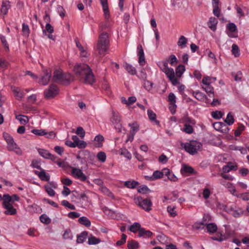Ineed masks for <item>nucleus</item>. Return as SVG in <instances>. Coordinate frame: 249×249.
<instances>
[{"mask_svg":"<svg viewBox=\"0 0 249 249\" xmlns=\"http://www.w3.org/2000/svg\"><path fill=\"white\" fill-rule=\"evenodd\" d=\"M72 80V76L69 73H63L61 71L56 70L53 72L52 82L58 83L63 85H68Z\"/></svg>","mask_w":249,"mask_h":249,"instance_id":"obj_1","label":"nucleus"},{"mask_svg":"<svg viewBox=\"0 0 249 249\" xmlns=\"http://www.w3.org/2000/svg\"><path fill=\"white\" fill-rule=\"evenodd\" d=\"M109 45L108 35L107 32H103L99 36L97 44V49L100 54L105 55Z\"/></svg>","mask_w":249,"mask_h":249,"instance_id":"obj_2","label":"nucleus"},{"mask_svg":"<svg viewBox=\"0 0 249 249\" xmlns=\"http://www.w3.org/2000/svg\"><path fill=\"white\" fill-rule=\"evenodd\" d=\"M158 66L161 70L165 73L169 81L174 86H176L179 83L178 79L175 77L173 69L168 68L166 62H159Z\"/></svg>","mask_w":249,"mask_h":249,"instance_id":"obj_3","label":"nucleus"},{"mask_svg":"<svg viewBox=\"0 0 249 249\" xmlns=\"http://www.w3.org/2000/svg\"><path fill=\"white\" fill-rule=\"evenodd\" d=\"M90 68L84 63L76 64L73 68V71L78 77L84 78V75L89 71Z\"/></svg>","mask_w":249,"mask_h":249,"instance_id":"obj_4","label":"nucleus"},{"mask_svg":"<svg viewBox=\"0 0 249 249\" xmlns=\"http://www.w3.org/2000/svg\"><path fill=\"white\" fill-rule=\"evenodd\" d=\"M135 203L139 207L147 212H149L151 210V207L152 203L150 199L148 198H143L142 196H138L134 199Z\"/></svg>","mask_w":249,"mask_h":249,"instance_id":"obj_5","label":"nucleus"},{"mask_svg":"<svg viewBox=\"0 0 249 249\" xmlns=\"http://www.w3.org/2000/svg\"><path fill=\"white\" fill-rule=\"evenodd\" d=\"M59 89L56 85L51 84L49 88L44 91V98L47 99L53 98L58 94Z\"/></svg>","mask_w":249,"mask_h":249,"instance_id":"obj_6","label":"nucleus"},{"mask_svg":"<svg viewBox=\"0 0 249 249\" xmlns=\"http://www.w3.org/2000/svg\"><path fill=\"white\" fill-rule=\"evenodd\" d=\"M8 197L6 200V201H3L2 202V206L6 210L4 212V213L6 215H14L16 214L17 213V210L16 208H14L13 206V204L10 203V200H11L10 198L8 199Z\"/></svg>","mask_w":249,"mask_h":249,"instance_id":"obj_7","label":"nucleus"},{"mask_svg":"<svg viewBox=\"0 0 249 249\" xmlns=\"http://www.w3.org/2000/svg\"><path fill=\"white\" fill-rule=\"evenodd\" d=\"M47 18H48V19L46 20L47 23L46 25L45 29L43 30V33L44 34L46 35V32H48L50 34L48 35V38L53 40H55V36L51 35V34L53 32L54 30L53 27L49 23L51 21V19L49 14H46L44 18V20H46Z\"/></svg>","mask_w":249,"mask_h":249,"instance_id":"obj_8","label":"nucleus"},{"mask_svg":"<svg viewBox=\"0 0 249 249\" xmlns=\"http://www.w3.org/2000/svg\"><path fill=\"white\" fill-rule=\"evenodd\" d=\"M112 124L114 125L115 128L118 132H121L122 124H120L121 117L118 113L112 111V116L110 119Z\"/></svg>","mask_w":249,"mask_h":249,"instance_id":"obj_9","label":"nucleus"},{"mask_svg":"<svg viewBox=\"0 0 249 249\" xmlns=\"http://www.w3.org/2000/svg\"><path fill=\"white\" fill-rule=\"evenodd\" d=\"M181 145L183 147L186 152L191 155H195L197 153L196 145L195 144L194 141L190 143H186L184 144L181 143Z\"/></svg>","mask_w":249,"mask_h":249,"instance_id":"obj_10","label":"nucleus"},{"mask_svg":"<svg viewBox=\"0 0 249 249\" xmlns=\"http://www.w3.org/2000/svg\"><path fill=\"white\" fill-rule=\"evenodd\" d=\"M7 148L8 150L14 151L18 155H22V150L18 146L16 143L14 142V139L12 140V141L7 142Z\"/></svg>","mask_w":249,"mask_h":249,"instance_id":"obj_11","label":"nucleus"},{"mask_svg":"<svg viewBox=\"0 0 249 249\" xmlns=\"http://www.w3.org/2000/svg\"><path fill=\"white\" fill-rule=\"evenodd\" d=\"M84 82L90 85H92L95 82L94 75L93 73L92 70L90 69L89 71L84 75Z\"/></svg>","mask_w":249,"mask_h":249,"instance_id":"obj_12","label":"nucleus"},{"mask_svg":"<svg viewBox=\"0 0 249 249\" xmlns=\"http://www.w3.org/2000/svg\"><path fill=\"white\" fill-rule=\"evenodd\" d=\"M215 129L221 131L223 133H227L229 130L226 125L222 122H216L213 124Z\"/></svg>","mask_w":249,"mask_h":249,"instance_id":"obj_13","label":"nucleus"},{"mask_svg":"<svg viewBox=\"0 0 249 249\" xmlns=\"http://www.w3.org/2000/svg\"><path fill=\"white\" fill-rule=\"evenodd\" d=\"M181 174L183 175L185 173H187L190 175H196L197 174V172L196 171L193 167L186 164H184L180 170Z\"/></svg>","mask_w":249,"mask_h":249,"instance_id":"obj_14","label":"nucleus"},{"mask_svg":"<svg viewBox=\"0 0 249 249\" xmlns=\"http://www.w3.org/2000/svg\"><path fill=\"white\" fill-rule=\"evenodd\" d=\"M137 48L139 50V63L140 65L143 66L145 64V61L142 47L141 45H139Z\"/></svg>","mask_w":249,"mask_h":249,"instance_id":"obj_15","label":"nucleus"},{"mask_svg":"<svg viewBox=\"0 0 249 249\" xmlns=\"http://www.w3.org/2000/svg\"><path fill=\"white\" fill-rule=\"evenodd\" d=\"M52 76L51 71H47L44 75L42 76L41 79L39 81V83L42 85H46L49 82Z\"/></svg>","mask_w":249,"mask_h":249,"instance_id":"obj_16","label":"nucleus"},{"mask_svg":"<svg viewBox=\"0 0 249 249\" xmlns=\"http://www.w3.org/2000/svg\"><path fill=\"white\" fill-rule=\"evenodd\" d=\"M34 173L36 175H37L39 178L42 181H48L50 179V176L47 174L43 169L41 170L40 172L35 170Z\"/></svg>","mask_w":249,"mask_h":249,"instance_id":"obj_17","label":"nucleus"},{"mask_svg":"<svg viewBox=\"0 0 249 249\" xmlns=\"http://www.w3.org/2000/svg\"><path fill=\"white\" fill-rule=\"evenodd\" d=\"M101 3L103 7V10L104 13L105 17L106 19L109 18V11L107 0H100Z\"/></svg>","mask_w":249,"mask_h":249,"instance_id":"obj_18","label":"nucleus"},{"mask_svg":"<svg viewBox=\"0 0 249 249\" xmlns=\"http://www.w3.org/2000/svg\"><path fill=\"white\" fill-rule=\"evenodd\" d=\"M227 28L229 30V32H227V34L229 36L231 37H235L232 34V33L235 32L237 30V28L235 24L233 23H230L227 25Z\"/></svg>","mask_w":249,"mask_h":249,"instance_id":"obj_19","label":"nucleus"},{"mask_svg":"<svg viewBox=\"0 0 249 249\" xmlns=\"http://www.w3.org/2000/svg\"><path fill=\"white\" fill-rule=\"evenodd\" d=\"M10 2L7 0H3L2 2L0 12L3 15H6L8 13V10L10 8L11 5Z\"/></svg>","mask_w":249,"mask_h":249,"instance_id":"obj_20","label":"nucleus"},{"mask_svg":"<svg viewBox=\"0 0 249 249\" xmlns=\"http://www.w3.org/2000/svg\"><path fill=\"white\" fill-rule=\"evenodd\" d=\"M218 23L217 19L214 17H211L208 22V27L213 31L216 29V25Z\"/></svg>","mask_w":249,"mask_h":249,"instance_id":"obj_21","label":"nucleus"},{"mask_svg":"<svg viewBox=\"0 0 249 249\" xmlns=\"http://www.w3.org/2000/svg\"><path fill=\"white\" fill-rule=\"evenodd\" d=\"M8 197H9V198H8V199H9L10 197V198L11 199V200L9 201L10 203L13 204H14L15 201H19L20 200L19 197L18 196V195L16 194H14L12 196H10L9 194H4L3 196V201H6V200L7 199L6 198Z\"/></svg>","mask_w":249,"mask_h":249,"instance_id":"obj_22","label":"nucleus"},{"mask_svg":"<svg viewBox=\"0 0 249 249\" xmlns=\"http://www.w3.org/2000/svg\"><path fill=\"white\" fill-rule=\"evenodd\" d=\"M88 235V232L87 231H84L80 234L77 235L76 240L77 243H83L86 241Z\"/></svg>","mask_w":249,"mask_h":249,"instance_id":"obj_23","label":"nucleus"},{"mask_svg":"<svg viewBox=\"0 0 249 249\" xmlns=\"http://www.w3.org/2000/svg\"><path fill=\"white\" fill-rule=\"evenodd\" d=\"M185 71V67L183 65L180 64L179 65L175 70L176 74L177 76V78H180L184 71Z\"/></svg>","mask_w":249,"mask_h":249,"instance_id":"obj_24","label":"nucleus"},{"mask_svg":"<svg viewBox=\"0 0 249 249\" xmlns=\"http://www.w3.org/2000/svg\"><path fill=\"white\" fill-rule=\"evenodd\" d=\"M128 125L130 127V133L135 134L139 130L140 126L136 121L132 124H129Z\"/></svg>","mask_w":249,"mask_h":249,"instance_id":"obj_25","label":"nucleus"},{"mask_svg":"<svg viewBox=\"0 0 249 249\" xmlns=\"http://www.w3.org/2000/svg\"><path fill=\"white\" fill-rule=\"evenodd\" d=\"M124 67L130 74L134 75L136 73V69L127 62L124 63Z\"/></svg>","mask_w":249,"mask_h":249,"instance_id":"obj_26","label":"nucleus"},{"mask_svg":"<svg viewBox=\"0 0 249 249\" xmlns=\"http://www.w3.org/2000/svg\"><path fill=\"white\" fill-rule=\"evenodd\" d=\"M142 229V228H141V224L139 223L135 222L129 227L128 230L133 233H136L137 231H139V233L140 229Z\"/></svg>","mask_w":249,"mask_h":249,"instance_id":"obj_27","label":"nucleus"},{"mask_svg":"<svg viewBox=\"0 0 249 249\" xmlns=\"http://www.w3.org/2000/svg\"><path fill=\"white\" fill-rule=\"evenodd\" d=\"M78 222L81 225H84L87 227H89L91 225L90 220L86 216H82L78 219Z\"/></svg>","mask_w":249,"mask_h":249,"instance_id":"obj_28","label":"nucleus"},{"mask_svg":"<svg viewBox=\"0 0 249 249\" xmlns=\"http://www.w3.org/2000/svg\"><path fill=\"white\" fill-rule=\"evenodd\" d=\"M193 94L198 100L203 101L204 99H207V97L206 95L200 91H193Z\"/></svg>","mask_w":249,"mask_h":249,"instance_id":"obj_29","label":"nucleus"},{"mask_svg":"<svg viewBox=\"0 0 249 249\" xmlns=\"http://www.w3.org/2000/svg\"><path fill=\"white\" fill-rule=\"evenodd\" d=\"M127 247L128 249H136L139 248L140 245L137 241L131 240L127 242Z\"/></svg>","mask_w":249,"mask_h":249,"instance_id":"obj_30","label":"nucleus"},{"mask_svg":"<svg viewBox=\"0 0 249 249\" xmlns=\"http://www.w3.org/2000/svg\"><path fill=\"white\" fill-rule=\"evenodd\" d=\"M82 171L79 168H72L71 174L74 178L78 179L80 176L82 175Z\"/></svg>","mask_w":249,"mask_h":249,"instance_id":"obj_31","label":"nucleus"},{"mask_svg":"<svg viewBox=\"0 0 249 249\" xmlns=\"http://www.w3.org/2000/svg\"><path fill=\"white\" fill-rule=\"evenodd\" d=\"M206 228L209 232L213 233L216 232L217 230L216 225L213 223L206 224Z\"/></svg>","mask_w":249,"mask_h":249,"instance_id":"obj_32","label":"nucleus"},{"mask_svg":"<svg viewBox=\"0 0 249 249\" xmlns=\"http://www.w3.org/2000/svg\"><path fill=\"white\" fill-rule=\"evenodd\" d=\"M139 184V182L135 181H126L124 182V186L128 188L134 189L136 187L137 185Z\"/></svg>","mask_w":249,"mask_h":249,"instance_id":"obj_33","label":"nucleus"},{"mask_svg":"<svg viewBox=\"0 0 249 249\" xmlns=\"http://www.w3.org/2000/svg\"><path fill=\"white\" fill-rule=\"evenodd\" d=\"M16 119L18 120L21 124H25L28 122L27 116L23 115H16Z\"/></svg>","mask_w":249,"mask_h":249,"instance_id":"obj_34","label":"nucleus"},{"mask_svg":"<svg viewBox=\"0 0 249 249\" xmlns=\"http://www.w3.org/2000/svg\"><path fill=\"white\" fill-rule=\"evenodd\" d=\"M101 242V239L98 238H96L93 236L92 234L89 238L88 244L89 245H96L99 243Z\"/></svg>","mask_w":249,"mask_h":249,"instance_id":"obj_35","label":"nucleus"},{"mask_svg":"<svg viewBox=\"0 0 249 249\" xmlns=\"http://www.w3.org/2000/svg\"><path fill=\"white\" fill-rule=\"evenodd\" d=\"M153 234V233L150 231L145 230L144 228L140 229V232L139 233V236L142 237L143 236H146L147 237H151Z\"/></svg>","mask_w":249,"mask_h":249,"instance_id":"obj_36","label":"nucleus"},{"mask_svg":"<svg viewBox=\"0 0 249 249\" xmlns=\"http://www.w3.org/2000/svg\"><path fill=\"white\" fill-rule=\"evenodd\" d=\"M224 122L228 125H231L234 123V119L233 116L232 115L231 112H229L228 114L227 118L225 120Z\"/></svg>","mask_w":249,"mask_h":249,"instance_id":"obj_37","label":"nucleus"},{"mask_svg":"<svg viewBox=\"0 0 249 249\" xmlns=\"http://www.w3.org/2000/svg\"><path fill=\"white\" fill-rule=\"evenodd\" d=\"M187 43V38L183 36H181L179 38L178 41V45L179 46H180L181 48H183L186 46Z\"/></svg>","mask_w":249,"mask_h":249,"instance_id":"obj_38","label":"nucleus"},{"mask_svg":"<svg viewBox=\"0 0 249 249\" xmlns=\"http://www.w3.org/2000/svg\"><path fill=\"white\" fill-rule=\"evenodd\" d=\"M245 129V126L241 124H239L237 128L234 131V136L235 137H239Z\"/></svg>","mask_w":249,"mask_h":249,"instance_id":"obj_39","label":"nucleus"},{"mask_svg":"<svg viewBox=\"0 0 249 249\" xmlns=\"http://www.w3.org/2000/svg\"><path fill=\"white\" fill-rule=\"evenodd\" d=\"M76 47L79 49L80 51L81 55L83 57H86L87 52L84 50L83 47L80 44L79 41L75 40Z\"/></svg>","mask_w":249,"mask_h":249,"instance_id":"obj_40","label":"nucleus"},{"mask_svg":"<svg viewBox=\"0 0 249 249\" xmlns=\"http://www.w3.org/2000/svg\"><path fill=\"white\" fill-rule=\"evenodd\" d=\"M183 131L187 134H191L194 132V129L191 125L185 123L184 124Z\"/></svg>","mask_w":249,"mask_h":249,"instance_id":"obj_41","label":"nucleus"},{"mask_svg":"<svg viewBox=\"0 0 249 249\" xmlns=\"http://www.w3.org/2000/svg\"><path fill=\"white\" fill-rule=\"evenodd\" d=\"M232 54L235 57H237L240 55V51L238 46L235 44H233L232 45V50H231Z\"/></svg>","mask_w":249,"mask_h":249,"instance_id":"obj_42","label":"nucleus"},{"mask_svg":"<svg viewBox=\"0 0 249 249\" xmlns=\"http://www.w3.org/2000/svg\"><path fill=\"white\" fill-rule=\"evenodd\" d=\"M138 192L143 194H147L151 192V190L146 185H141L139 187Z\"/></svg>","mask_w":249,"mask_h":249,"instance_id":"obj_43","label":"nucleus"},{"mask_svg":"<svg viewBox=\"0 0 249 249\" xmlns=\"http://www.w3.org/2000/svg\"><path fill=\"white\" fill-rule=\"evenodd\" d=\"M163 62H166L167 66H168V63L169 62L170 63V64L171 65L174 66L175 63H177L178 62V60H177V59L175 55L171 54L169 57V58L168 60H166L165 61H163Z\"/></svg>","mask_w":249,"mask_h":249,"instance_id":"obj_44","label":"nucleus"},{"mask_svg":"<svg viewBox=\"0 0 249 249\" xmlns=\"http://www.w3.org/2000/svg\"><path fill=\"white\" fill-rule=\"evenodd\" d=\"M40 221L45 224H49L51 222V219L45 214H43L39 217Z\"/></svg>","mask_w":249,"mask_h":249,"instance_id":"obj_45","label":"nucleus"},{"mask_svg":"<svg viewBox=\"0 0 249 249\" xmlns=\"http://www.w3.org/2000/svg\"><path fill=\"white\" fill-rule=\"evenodd\" d=\"M38 152L42 157L45 159H48L49 156H51V153L48 151L43 149H38Z\"/></svg>","mask_w":249,"mask_h":249,"instance_id":"obj_46","label":"nucleus"},{"mask_svg":"<svg viewBox=\"0 0 249 249\" xmlns=\"http://www.w3.org/2000/svg\"><path fill=\"white\" fill-rule=\"evenodd\" d=\"M31 132L34 134L38 136H44L46 134V132L45 129H33Z\"/></svg>","mask_w":249,"mask_h":249,"instance_id":"obj_47","label":"nucleus"},{"mask_svg":"<svg viewBox=\"0 0 249 249\" xmlns=\"http://www.w3.org/2000/svg\"><path fill=\"white\" fill-rule=\"evenodd\" d=\"M152 176L154 180H156L162 178L163 176V173L162 172V171L156 170L154 172Z\"/></svg>","mask_w":249,"mask_h":249,"instance_id":"obj_48","label":"nucleus"},{"mask_svg":"<svg viewBox=\"0 0 249 249\" xmlns=\"http://www.w3.org/2000/svg\"><path fill=\"white\" fill-rule=\"evenodd\" d=\"M31 166L35 168H36L39 170H42L40 166V160H33L32 161Z\"/></svg>","mask_w":249,"mask_h":249,"instance_id":"obj_49","label":"nucleus"},{"mask_svg":"<svg viewBox=\"0 0 249 249\" xmlns=\"http://www.w3.org/2000/svg\"><path fill=\"white\" fill-rule=\"evenodd\" d=\"M205 91L209 94V96L211 97V94L213 95L212 97L214 96V91L213 88L212 87L210 84H208V85H206V87L204 88Z\"/></svg>","mask_w":249,"mask_h":249,"instance_id":"obj_50","label":"nucleus"},{"mask_svg":"<svg viewBox=\"0 0 249 249\" xmlns=\"http://www.w3.org/2000/svg\"><path fill=\"white\" fill-rule=\"evenodd\" d=\"M63 237L65 239H71L72 238V235L71 230L67 229L65 231L63 235Z\"/></svg>","mask_w":249,"mask_h":249,"instance_id":"obj_51","label":"nucleus"},{"mask_svg":"<svg viewBox=\"0 0 249 249\" xmlns=\"http://www.w3.org/2000/svg\"><path fill=\"white\" fill-rule=\"evenodd\" d=\"M223 113L220 111H215L212 112V117L215 119H219L222 117Z\"/></svg>","mask_w":249,"mask_h":249,"instance_id":"obj_52","label":"nucleus"},{"mask_svg":"<svg viewBox=\"0 0 249 249\" xmlns=\"http://www.w3.org/2000/svg\"><path fill=\"white\" fill-rule=\"evenodd\" d=\"M22 32L23 35L28 36L30 34V29L28 25L25 24V23L22 24Z\"/></svg>","mask_w":249,"mask_h":249,"instance_id":"obj_53","label":"nucleus"},{"mask_svg":"<svg viewBox=\"0 0 249 249\" xmlns=\"http://www.w3.org/2000/svg\"><path fill=\"white\" fill-rule=\"evenodd\" d=\"M97 157L98 160L102 162H104L106 161V155L104 152H99L97 154Z\"/></svg>","mask_w":249,"mask_h":249,"instance_id":"obj_54","label":"nucleus"},{"mask_svg":"<svg viewBox=\"0 0 249 249\" xmlns=\"http://www.w3.org/2000/svg\"><path fill=\"white\" fill-rule=\"evenodd\" d=\"M57 11L58 13L59 14V16L61 18H63L64 17H65V16H66L65 10L62 6H61V5L57 6Z\"/></svg>","mask_w":249,"mask_h":249,"instance_id":"obj_55","label":"nucleus"},{"mask_svg":"<svg viewBox=\"0 0 249 249\" xmlns=\"http://www.w3.org/2000/svg\"><path fill=\"white\" fill-rule=\"evenodd\" d=\"M0 38L5 49L6 50V51H9V45L8 42H7L5 37L1 35L0 36Z\"/></svg>","mask_w":249,"mask_h":249,"instance_id":"obj_56","label":"nucleus"},{"mask_svg":"<svg viewBox=\"0 0 249 249\" xmlns=\"http://www.w3.org/2000/svg\"><path fill=\"white\" fill-rule=\"evenodd\" d=\"M126 237H127L126 235L125 234L123 233L122 234L121 239L116 242V246H121L124 245L126 242Z\"/></svg>","mask_w":249,"mask_h":249,"instance_id":"obj_57","label":"nucleus"},{"mask_svg":"<svg viewBox=\"0 0 249 249\" xmlns=\"http://www.w3.org/2000/svg\"><path fill=\"white\" fill-rule=\"evenodd\" d=\"M44 188L46 192L50 196H53L55 195V191L51 187L48 185H45Z\"/></svg>","mask_w":249,"mask_h":249,"instance_id":"obj_58","label":"nucleus"},{"mask_svg":"<svg viewBox=\"0 0 249 249\" xmlns=\"http://www.w3.org/2000/svg\"><path fill=\"white\" fill-rule=\"evenodd\" d=\"M104 138L101 135H98L95 137L94 141L98 142V147L102 145V142L104 141Z\"/></svg>","mask_w":249,"mask_h":249,"instance_id":"obj_59","label":"nucleus"},{"mask_svg":"<svg viewBox=\"0 0 249 249\" xmlns=\"http://www.w3.org/2000/svg\"><path fill=\"white\" fill-rule=\"evenodd\" d=\"M147 114L149 119L151 121L155 120L156 119V114L152 110L148 109L147 110Z\"/></svg>","mask_w":249,"mask_h":249,"instance_id":"obj_60","label":"nucleus"},{"mask_svg":"<svg viewBox=\"0 0 249 249\" xmlns=\"http://www.w3.org/2000/svg\"><path fill=\"white\" fill-rule=\"evenodd\" d=\"M87 145V144L86 142L79 140L75 144V147H78L80 149L85 148Z\"/></svg>","mask_w":249,"mask_h":249,"instance_id":"obj_61","label":"nucleus"},{"mask_svg":"<svg viewBox=\"0 0 249 249\" xmlns=\"http://www.w3.org/2000/svg\"><path fill=\"white\" fill-rule=\"evenodd\" d=\"M175 209V207H172L171 206H169L167 207V211L172 217H175L177 214L176 212L174 211Z\"/></svg>","mask_w":249,"mask_h":249,"instance_id":"obj_62","label":"nucleus"},{"mask_svg":"<svg viewBox=\"0 0 249 249\" xmlns=\"http://www.w3.org/2000/svg\"><path fill=\"white\" fill-rule=\"evenodd\" d=\"M76 133L81 138H83L85 135V132L83 127L81 126L77 127Z\"/></svg>","mask_w":249,"mask_h":249,"instance_id":"obj_63","label":"nucleus"},{"mask_svg":"<svg viewBox=\"0 0 249 249\" xmlns=\"http://www.w3.org/2000/svg\"><path fill=\"white\" fill-rule=\"evenodd\" d=\"M211 195V191L208 188H205L203 191V196L204 199H208Z\"/></svg>","mask_w":249,"mask_h":249,"instance_id":"obj_64","label":"nucleus"}]
</instances>
